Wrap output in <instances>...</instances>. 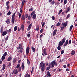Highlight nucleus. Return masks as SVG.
I'll return each mask as SVG.
<instances>
[{
    "instance_id": "f257e3e1",
    "label": "nucleus",
    "mask_w": 77,
    "mask_h": 77,
    "mask_svg": "<svg viewBox=\"0 0 77 77\" xmlns=\"http://www.w3.org/2000/svg\"><path fill=\"white\" fill-rule=\"evenodd\" d=\"M45 63H43V62H41L40 64L39 67L42 68L41 71L42 72L44 71V70H45Z\"/></svg>"
},
{
    "instance_id": "4468645a",
    "label": "nucleus",
    "mask_w": 77,
    "mask_h": 77,
    "mask_svg": "<svg viewBox=\"0 0 77 77\" xmlns=\"http://www.w3.org/2000/svg\"><path fill=\"white\" fill-rule=\"evenodd\" d=\"M63 44V43L62 42V41H60L59 42L58 45L60 46H62V45Z\"/></svg>"
},
{
    "instance_id": "37998d69",
    "label": "nucleus",
    "mask_w": 77,
    "mask_h": 77,
    "mask_svg": "<svg viewBox=\"0 0 77 77\" xmlns=\"http://www.w3.org/2000/svg\"><path fill=\"white\" fill-rule=\"evenodd\" d=\"M29 11H33V8L32 7L29 10Z\"/></svg>"
},
{
    "instance_id": "1a4fd4ad",
    "label": "nucleus",
    "mask_w": 77,
    "mask_h": 77,
    "mask_svg": "<svg viewBox=\"0 0 77 77\" xmlns=\"http://www.w3.org/2000/svg\"><path fill=\"white\" fill-rule=\"evenodd\" d=\"M20 29H21L22 31L23 32L24 31V25L23 24H22L21 25V27L20 28Z\"/></svg>"
},
{
    "instance_id": "c85d7f7f",
    "label": "nucleus",
    "mask_w": 77,
    "mask_h": 77,
    "mask_svg": "<svg viewBox=\"0 0 77 77\" xmlns=\"http://www.w3.org/2000/svg\"><path fill=\"white\" fill-rule=\"evenodd\" d=\"M1 59L2 61H3L4 60H5V57L3 55Z\"/></svg>"
},
{
    "instance_id": "603ef678",
    "label": "nucleus",
    "mask_w": 77,
    "mask_h": 77,
    "mask_svg": "<svg viewBox=\"0 0 77 77\" xmlns=\"http://www.w3.org/2000/svg\"><path fill=\"white\" fill-rule=\"evenodd\" d=\"M11 14V11H9L7 13V15H10Z\"/></svg>"
},
{
    "instance_id": "0e129e2a",
    "label": "nucleus",
    "mask_w": 77,
    "mask_h": 77,
    "mask_svg": "<svg viewBox=\"0 0 77 77\" xmlns=\"http://www.w3.org/2000/svg\"><path fill=\"white\" fill-rule=\"evenodd\" d=\"M40 32L41 33H42V32H43V29L42 28L41 29Z\"/></svg>"
},
{
    "instance_id": "6e6d98bb",
    "label": "nucleus",
    "mask_w": 77,
    "mask_h": 77,
    "mask_svg": "<svg viewBox=\"0 0 77 77\" xmlns=\"http://www.w3.org/2000/svg\"><path fill=\"white\" fill-rule=\"evenodd\" d=\"M65 52V50H63L61 52V54H63Z\"/></svg>"
},
{
    "instance_id": "a211bd4d",
    "label": "nucleus",
    "mask_w": 77,
    "mask_h": 77,
    "mask_svg": "<svg viewBox=\"0 0 77 77\" xmlns=\"http://www.w3.org/2000/svg\"><path fill=\"white\" fill-rule=\"evenodd\" d=\"M2 65L3 68L2 69L3 71H4V70H5V69L6 68V65H5V64H3Z\"/></svg>"
},
{
    "instance_id": "5fc2aeb1",
    "label": "nucleus",
    "mask_w": 77,
    "mask_h": 77,
    "mask_svg": "<svg viewBox=\"0 0 77 77\" xmlns=\"http://www.w3.org/2000/svg\"><path fill=\"white\" fill-rule=\"evenodd\" d=\"M65 27H64V26H63L62 27H61V30H63V29H65Z\"/></svg>"
},
{
    "instance_id": "774afa93",
    "label": "nucleus",
    "mask_w": 77,
    "mask_h": 77,
    "mask_svg": "<svg viewBox=\"0 0 77 77\" xmlns=\"http://www.w3.org/2000/svg\"><path fill=\"white\" fill-rule=\"evenodd\" d=\"M52 19L53 20H55V17H54V16H52Z\"/></svg>"
},
{
    "instance_id": "c9c22d12",
    "label": "nucleus",
    "mask_w": 77,
    "mask_h": 77,
    "mask_svg": "<svg viewBox=\"0 0 77 77\" xmlns=\"http://www.w3.org/2000/svg\"><path fill=\"white\" fill-rule=\"evenodd\" d=\"M62 25H63V26H64V27H65L66 26V24H65V23H62Z\"/></svg>"
},
{
    "instance_id": "69168bd1",
    "label": "nucleus",
    "mask_w": 77,
    "mask_h": 77,
    "mask_svg": "<svg viewBox=\"0 0 77 77\" xmlns=\"http://www.w3.org/2000/svg\"><path fill=\"white\" fill-rule=\"evenodd\" d=\"M7 31L8 33L9 32H11V29H10L8 30H7Z\"/></svg>"
},
{
    "instance_id": "4c0bfd02",
    "label": "nucleus",
    "mask_w": 77,
    "mask_h": 77,
    "mask_svg": "<svg viewBox=\"0 0 77 77\" xmlns=\"http://www.w3.org/2000/svg\"><path fill=\"white\" fill-rule=\"evenodd\" d=\"M27 61L28 65H30V63L29 60L28 59H27Z\"/></svg>"
},
{
    "instance_id": "423d86ee",
    "label": "nucleus",
    "mask_w": 77,
    "mask_h": 77,
    "mask_svg": "<svg viewBox=\"0 0 77 77\" xmlns=\"http://www.w3.org/2000/svg\"><path fill=\"white\" fill-rule=\"evenodd\" d=\"M43 53L45 54V55H47L48 54H47V49L46 48H44L43 50Z\"/></svg>"
},
{
    "instance_id": "ea45409f",
    "label": "nucleus",
    "mask_w": 77,
    "mask_h": 77,
    "mask_svg": "<svg viewBox=\"0 0 77 77\" xmlns=\"http://www.w3.org/2000/svg\"><path fill=\"white\" fill-rule=\"evenodd\" d=\"M18 72H20L21 71V67H20L18 69Z\"/></svg>"
},
{
    "instance_id": "7c9ffc66",
    "label": "nucleus",
    "mask_w": 77,
    "mask_h": 77,
    "mask_svg": "<svg viewBox=\"0 0 77 77\" xmlns=\"http://www.w3.org/2000/svg\"><path fill=\"white\" fill-rule=\"evenodd\" d=\"M61 46H59L58 45V46L57 47V49L58 50H61Z\"/></svg>"
},
{
    "instance_id": "e433bc0d",
    "label": "nucleus",
    "mask_w": 77,
    "mask_h": 77,
    "mask_svg": "<svg viewBox=\"0 0 77 77\" xmlns=\"http://www.w3.org/2000/svg\"><path fill=\"white\" fill-rule=\"evenodd\" d=\"M71 54L72 55H74V54H75V51H72Z\"/></svg>"
},
{
    "instance_id": "f704fd0d",
    "label": "nucleus",
    "mask_w": 77,
    "mask_h": 77,
    "mask_svg": "<svg viewBox=\"0 0 77 77\" xmlns=\"http://www.w3.org/2000/svg\"><path fill=\"white\" fill-rule=\"evenodd\" d=\"M20 65L18 63L17 65V66H16V68L18 69V68H19V67H20Z\"/></svg>"
},
{
    "instance_id": "c756f323",
    "label": "nucleus",
    "mask_w": 77,
    "mask_h": 77,
    "mask_svg": "<svg viewBox=\"0 0 77 77\" xmlns=\"http://www.w3.org/2000/svg\"><path fill=\"white\" fill-rule=\"evenodd\" d=\"M18 29V28L17 27V26H16L14 27V30L15 31H17V30Z\"/></svg>"
},
{
    "instance_id": "473e14b6",
    "label": "nucleus",
    "mask_w": 77,
    "mask_h": 77,
    "mask_svg": "<svg viewBox=\"0 0 77 77\" xmlns=\"http://www.w3.org/2000/svg\"><path fill=\"white\" fill-rule=\"evenodd\" d=\"M39 29V26H38L36 27V30L37 31H38Z\"/></svg>"
},
{
    "instance_id": "cd10ccee",
    "label": "nucleus",
    "mask_w": 77,
    "mask_h": 77,
    "mask_svg": "<svg viewBox=\"0 0 77 77\" xmlns=\"http://www.w3.org/2000/svg\"><path fill=\"white\" fill-rule=\"evenodd\" d=\"M54 3H55V1H54V0H53L51 3V5H53Z\"/></svg>"
},
{
    "instance_id": "052dcab7",
    "label": "nucleus",
    "mask_w": 77,
    "mask_h": 77,
    "mask_svg": "<svg viewBox=\"0 0 77 77\" xmlns=\"http://www.w3.org/2000/svg\"><path fill=\"white\" fill-rule=\"evenodd\" d=\"M25 77H30V75H28V74H26Z\"/></svg>"
},
{
    "instance_id": "bf43d9fd",
    "label": "nucleus",
    "mask_w": 77,
    "mask_h": 77,
    "mask_svg": "<svg viewBox=\"0 0 77 77\" xmlns=\"http://www.w3.org/2000/svg\"><path fill=\"white\" fill-rule=\"evenodd\" d=\"M25 17L26 18H28V17H29V15H28V14H25Z\"/></svg>"
},
{
    "instance_id": "3c124183",
    "label": "nucleus",
    "mask_w": 77,
    "mask_h": 77,
    "mask_svg": "<svg viewBox=\"0 0 77 77\" xmlns=\"http://www.w3.org/2000/svg\"><path fill=\"white\" fill-rule=\"evenodd\" d=\"M25 3V0H23L22 2V5H24Z\"/></svg>"
},
{
    "instance_id": "5701e85b",
    "label": "nucleus",
    "mask_w": 77,
    "mask_h": 77,
    "mask_svg": "<svg viewBox=\"0 0 77 77\" xmlns=\"http://www.w3.org/2000/svg\"><path fill=\"white\" fill-rule=\"evenodd\" d=\"M3 26H2L1 28V30H0L1 33H3Z\"/></svg>"
},
{
    "instance_id": "2f4dec72",
    "label": "nucleus",
    "mask_w": 77,
    "mask_h": 77,
    "mask_svg": "<svg viewBox=\"0 0 77 77\" xmlns=\"http://www.w3.org/2000/svg\"><path fill=\"white\" fill-rule=\"evenodd\" d=\"M60 24H61L59 22H58L56 24V26L57 27H58V26H60Z\"/></svg>"
},
{
    "instance_id": "aec40b11",
    "label": "nucleus",
    "mask_w": 77,
    "mask_h": 77,
    "mask_svg": "<svg viewBox=\"0 0 77 77\" xmlns=\"http://www.w3.org/2000/svg\"><path fill=\"white\" fill-rule=\"evenodd\" d=\"M21 19H22L23 21H24V20H25V16L24 15H22L21 16Z\"/></svg>"
},
{
    "instance_id": "72a5a7b5",
    "label": "nucleus",
    "mask_w": 77,
    "mask_h": 77,
    "mask_svg": "<svg viewBox=\"0 0 77 77\" xmlns=\"http://www.w3.org/2000/svg\"><path fill=\"white\" fill-rule=\"evenodd\" d=\"M10 8V5L7 6V7L6 8L7 11H8V10H9V9Z\"/></svg>"
},
{
    "instance_id": "0eeeda50",
    "label": "nucleus",
    "mask_w": 77,
    "mask_h": 77,
    "mask_svg": "<svg viewBox=\"0 0 77 77\" xmlns=\"http://www.w3.org/2000/svg\"><path fill=\"white\" fill-rule=\"evenodd\" d=\"M68 44V40H67L66 41V42L64 43V44L63 45V47H66V45Z\"/></svg>"
},
{
    "instance_id": "39448f33",
    "label": "nucleus",
    "mask_w": 77,
    "mask_h": 77,
    "mask_svg": "<svg viewBox=\"0 0 77 77\" xmlns=\"http://www.w3.org/2000/svg\"><path fill=\"white\" fill-rule=\"evenodd\" d=\"M18 72V69H16L13 70V73H14V74H17Z\"/></svg>"
},
{
    "instance_id": "2eb2a0df",
    "label": "nucleus",
    "mask_w": 77,
    "mask_h": 77,
    "mask_svg": "<svg viewBox=\"0 0 77 77\" xmlns=\"http://www.w3.org/2000/svg\"><path fill=\"white\" fill-rule=\"evenodd\" d=\"M21 45H22V44H20L19 45V47H18L17 48V50H19V49H21V48L22 47Z\"/></svg>"
},
{
    "instance_id": "bb28decb",
    "label": "nucleus",
    "mask_w": 77,
    "mask_h": 77,
    "mask_svg": "<svg viewBox=\"0 0 77 77\" xmlns=\"http://www.w3.org/2000/svg\"><path fill=\"white\" fill-rule=\"evenodd\" d=\"M10 4V2L9 1H8L6 3V6H10L9 5V4Z\"/></svg>"
},
{
    "instance_id": "6e6552de",
    "label": "nucleus",
    "mask_w": 77,
    "mask_h": 77,
    "mask_svg": "<svg viewBox=\"0 0 77 77\" xmlns=\"http://www.w3.org/2000/svg\"><path fill=\"white\" fill-rule=\"evenodd\" d=\"M21 67L23 70H24V69L25 68V66H24V63H22Z\"/></svg>"
},
{
    "instance_id": "338daca9",
    "label": "nucleus",
    "mask_w": 77,
    "mask_h": 77,
    "mask_svg": "<svg viewBox=\"0 0 77 77\" xmlns=\"http://www.w3.org/2000/svg\"><path fill=\"white\" fill-rule=\"evenodd\" d=\"M50 67H47V68H46V70H47H47H49V69H50Z\"/></svg>"
},
{
    "instance_id": "8fccbe9b",
    "label": "nucleus",
    "mask_w": 77,
    "mask_h": 77,
    "mask_svg": "<svg viewBox=\"0 0 77 77\" xmlns=\"http://www.w3.org/2000/svg\"><path fill=\"white\" fill-rule=\"evenodd\" d=\"M3 56H5V57L6 56H7V52H5L3 55Z\"/></svg>"
},
{
    "instance_id": "ddd939ff",
    "label": "nucleus",
    "mask_w": 77,
    "mask_h": 77,
    "mask_svg": "<svg viewBox=\"0 0 77 77\" xmlns=\"http://www.w3.org/2000/svg\"><path fill=\"white\" fill-rule=\"evenodd\" d=\"M2 33H2V35L3 36H5V35H6L7 34V31H4Z\"/></svg>"
},
{
    "instance_id": "09e8293b",
    "label": "nucleus",
    "mask_w": 77,
    "mask_h": 77,
    "mask_svg": "<svg viewBox=\"0 0 77 77\" xmlns=\"http://www.w3.org/2000/svg\"><path fill=\"white\" fill-rule=\"evenodd\" d=\"M9 39V36H7L5 38V41H8Z\"/></svg>"
},
{
    "instance_id": "412c9836",
    "label": "nucleus",
    "mask_w": 77,
    "mask_h": 77,
    "mask_svg": "<svg viewBox=\"0 0 77 77\" xmlns=\"http://www.w3.org/2000/svg\"><path fill=\"white\" fill-rule=\"evenodd\" d=\"M12 57L11 56L10 57H8V60L7 61H10L12 60Z\"/></svg>"
},
{
    "instance_id": "4d7b16f0",
    "label": "nucleus",
    "mask_w": 77,
    "mask_h": 77,
    "mask_svg": "<svg viewBox=\"0 0 77 77\" xmlns=\"http://www.w3.org/2000/svg\"><path fill=\"white\" fill-rule=\"evenodd\" d=\"M33 69H34V67H32V70L31 71V74H32L33 72Z\"/></svg>"
},
{
    "instance_id": "7ed1b4c3",
    "label": "nucleus",
    "mask_w": 77,
    "mask_h": 77,
    "mask_svg": "<svg viewBox=\"0 0 77 77\" xmlns=\"http://www.w3.org/2000/svg\"><path fill=\"white\" fill-rule=\"evenodd\" d=\"M30 51V48L29 47H27L26 49V55H28V54L29 53Z\"/></svg>"
},
{
    "instance_id": "b1692460",
    "label": "nucleus",
    "mask_w": 77,
    "mask_h": 77,
    "mask_svg": "<svg viewBox=\"0 0 77 77\" xmlns=\"http://www.w3.org/2000/svg\"><path fill=\"white\" fill-rule=\"evenodd\" d=\"M6 23L8 24L10 23H11V20L10 19L7 20L6 21Z\"/></svg>"
},
{
    "instance_id": "58836bf2",
    "label": "nucleus",
    "mask_w": 77,
    "mask_h": 77,
    "mask_svg": "<svg viewBox=\"0 0 77 77\" xmlns=\"http://www.w3.org/2000/svg\"><path fill=\"white\" fill-rule=\"evenodd\" d=\"M72 27H73V25L71 26L69 28V31H71V30H72Z\"/></svg>"
},
{
    "instance_id": "e2e57ef3",
    "label": "nucleus",
    "mask_w": 77,
    "mask_h": 77,
    "mask_svg": "<svg viewBox=\"0 0 77 77\" xmlns=\"http://www.w3.org/2000/svg\"><path fill=\"white\" fill-rule=\"evenodd\" d=\"M44 34V33H42L41 35L40 36V38H41L43 36V34Z\"/></svg>"
},
{
    "instance_id": "a19ab883",
    "label": "nucleus",
    "mask_w": 77,
    "mask_h": 77,
    "mask_svg": "<svg viewBox=\"0 0 77 77\" xmlns=\"http://www.w3.org/2000/svg\"><path fill=\"white\" fill-rule=\"evenodd\" d=\"M62 12V9L60 10L59 11V12H58V15H60V13H61Z\"/></svg>"
},
{
    "instance_id": "c03bdc74",
    "label": "nucleus",
    "mask_w": 77,
    "mask_h": 77,
    "mask_svg": "<svg viewBox=\"0 0 77 77\" xmlns=\"http://www.w3.org/2000/svg\"><path fill=\"white\" fill-rule=\"evenodd\" d=\"M15 13H14L12 16V18H15Z\"/></svg>"
},
{
    "instance_id": "680f3d73",
    "label": "nucleus",
    "mask_w": 77,
    "mask_h": 77,
    "mask_svg": "<svg viewBox=\"0 0 77 77\" xmlns=\"http://www.w3.org/2000/svg\"><path fill=\"white\" fill-rule=\"evenodd\" d=\"M27 36L28 37V38H30V34L29 33L28 34Z\"/></svg>"
},
{
    "instance_id": "49530a36",
    "label": "nucleus",
    "mask_w": 77,
    "mask_h": 77,
    "mask_svg": "<svg viewBox=\"0 0 77 77\" xmlns=\"http://www.w3.org/2000/svg\"><path fill=\"white\" fill-rule=\"evenodd\" d=\"M70 17V14H68L66 17V18L67 19H68V18H69V17Z\"/></svg>"
},
{
    "instance_id": "9b49d317",
    "label": "nucleus",
    "mask_w": 77,
    "mask_h": 77,
    "mask_svg": "<svg viewBox=\"0 0 77 77\" xmlns=\"http://www.w3.org/2000/svg\"><path fill=\"white\" fill-rule=\"evenodd\" d=\"M56 32H57V30L55 29L53 31V33H52V35L53 36H54L56 34Z\"/></svg>"
},
{
    "instance_id": "f03ea898",
    "label": "nucleus",
    "mask_w": 77,
    "mask_h": 77,
    "mask_svg": "<svg viewBox=\"0 0 77 77\" xmlns=\"http://www.w3.org/2000/svg\"><path fill=\"white\" fill-rule=\"evenodd\" d=\"M51 63L52 67H54V65L55 66H57V65H58V63H57L55 60L53 61L52 62H51Z\"/></svg>"
},
{
    "instance_id": "6ab92c4d",
    "label": "nucleus",
    "mask_w": 77,
    "mask_h": 77,
    "mask_svg": "<svg viewBox=\"0 0 77 77\" xmlns=\"http://www.w3.org/2000/svg\"><path fill=\"white\" fill-rule=\"evenodd\" d=\"M13 60L12 61L13 63H16V62H17V59H16V58H13Z\"/></svg>"
},
{
    "instance_id": "de8ad7c7",
    "label": "nucleus",
    "mask_w": 77,
    "mask_h": 77,
    "mask_svg": "<svg viewBox=\"0 0 77 77\" xmlns=\"http://www.w3.org/2000/svg\"><path fill=\"white\" fill-rule=\"evenodd\" d=\"M20 13H22V12H23V8H22V7L20 8Z\"/></svg>"
},
{
    "instance_id": "a878e982",
    "label": "nucleus",
    "mask_w": 77,
    "mask_h": 77,
    "mask_svg": "<svg viewBox=\"0 0 77 77\" xmlns=\"http://www.w3.org/2000/svg\"><path fill=\"white\" fill-rule=\"evenodd\" d=\"M36 14H34L33 17H32V18L33 19H36Z\"/></svg>"
},
{
    "instance_id": "13d9d810",
    "label": "nucleus",
    "mask_w": 77,
    "mask_h": 77,
    "mask_svg": "<svg viewBox=\"0 0 77 77\" xmlns=\"http://www.w3.org/2000/svg\"><path fill=\"white\" fill-rule=\"evenodd\" d=\"M45 25V22H44L42 24V27H44V26Z\"/></svg>"
},
{
    "instance_id": "4be33fe9",
    "label": "nucleus",
    "mask_w": 77,
    "mask_h": 77,
    "mask_svg": "<svg viewBox=\"0 0 77 77\" xmlns=\"http://www.w3.org/2000/svg\"><path fill=\"white\" fill-rule=\"evenodd\" d=\"M47 74L48 77H51V75H50V73L49 72V71H48L47 72Z\"/></svg>"
},
{
    "instance_id": "dca6fc26",
    "label": "nucleus",
    "mask_w": 77,
    "mask_h": 77,
    "mask_svg": "<svg viewBox=\"0 0 77 77\" xmlns=\"http://www.w3.org/2000/svg\"><path fill=\"white\" fill-rule=\"evenodd\" d=\"M15 23V18H11V23L14 24Z\"/></svg>"
},
{
    "instance_id": "f8f14e48",
    "label": "nucleus",
    "mask_w": 77,
    "mask_h": 77,
    "mask_svg": "<svg viewBox=\"0 0 77 77\" xmlns=\"http://www.w3.org/2000/svg\"><path fill=\"white\" fill-rule=\"evenodd\" d=\"M70 6L67 8V10L66 11V13H68L69 11L70 10Z\"/></svg>"
},
{
    "instance_id": "20e7f679",
    "label": "nucleus",
    "mask_w": 77,
    "mask_h": 77,
    "mask_svg": "<svg viewBox=\"0 0 77 77\" xmlns=\"http://www.w3.org/2000/svg\"><path fill=\"white\" fill-rule=\"evenodd\" d=\"M33 24L32 23H31L29 25L28 27V28L27 31H29L30 30V29H31V27H32V25Z\"/></svg>"
},
{
    "instance_id": "f3484780",
    "label": "nucleus",
    "mask_w": 77,
    "mask_h": 77,
    "mask_svg": "<svg viewBox=\"0 0 77 77\" xmlns=\"http://www.w3.org/2000/svg\"><path fill=\"white\" fill-rule=\"evenodd\" d=\"M31 49H32V52L33 53H34V52H35L36 49H35V48L32 47L31 48Z\"/></svg>"
},
{
    "instance_id": "79ce46f5",
    "label": "nucleus",
    "mask_w": 77,
    "mask_h": 77,
    "mask_svg": "<svg viewBox=\"0 0 77 77\" xmlns=\"http://www.w3.org/2000/svg\"><path fill=\"white\" fill-rule=\"evenodd\" d=\"M34 14H35V11H32V13L31 14V17H32V16H33V15Z\"/></svg>"
},
{
    "instance_id": "864d4df0",
    "label": "nucleus",
    "mask_w": 77,
    "mask_h": 77,
    "mask_svg": "<svg viewBox=\"0 0 77 77\" xmlns=\"http://www.w3.org/2000/svg\"><path fill=\"white\" fill-rule=\"evenodd\" d=\"M28 18V20H30V19H31V17H30V16H29Z\"/></svg>"
},
{
    "instance_id": "a18cd8bd",
    "label": "nucleus",
    "mask_w": 77,
    "mask_h": 77,
    "mask_svg": "<svg viewBox=\"0 0 77 77\" xmlns=\"http://www.w3.org/2000/svg\"><path fill=\"white\" fill-rule=\"evenodd\" d=\"M67 3V0H64L63 5H66Z\"/></svg>"
},
{
    "instance_id": "393cba45",
    "label": "nucleus",
    "mask_w": 77,
    "mask_h": 77,
    "mask_svg": "<svg viewBox=\"0 0 77 77\" xmlns=\"http://www.w3.org/2000/svg\"><path fill=\"white\" fill-rule=\"evenodd\" d=\"M65 40H66V38L65 37H64V38H63L62 39V42L63 43H64V42H65Z\"/></svg>"
},
{
    "instance_id": "9d476101",
    "label": "nucleus",
    "mask_w": 77,
    "mask_h": 77,
    "mask_svg": "<svg viewBox=\"0 0 77 77\" xmlns=\"http://www.w3.org/2000/svg\"><path fill=\"white\" fill-rule=\"evenodd\" d=\"M23 51H24V49L23 47H21V49L18 51L19 53H22Z\"/></svg>"
}]
</instances>
